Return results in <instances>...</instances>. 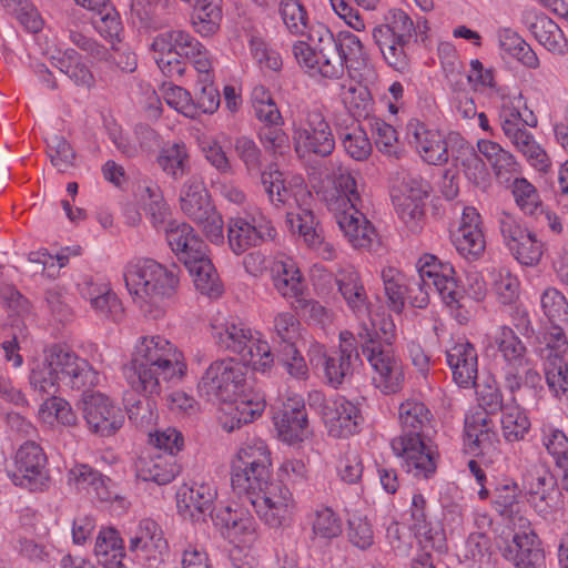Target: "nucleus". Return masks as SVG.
Here are the masks:
<instances>
[{
  "mask_svg": "<svg viewBox=\"0 0 568 568\" xmlns=\"http://www.w3.org/2000/svg\"><path fill=\"white\" fill-rule=\"evenodd\" d=\"M292 53L298 67L311 78L338 80L346 68L356 69L366 60L359 38L349 31L335 37L324 24L310 29L307 40L295 41Z\"/></svg>",
  "mask_w": 568,
  "mask_h": 568,
  "instance_id": "f257e3e1",
  "label": "nucleus"
},
{
  "mask_svg": "<svg viewBox=\"0 0 568 568\" xmlns=\"http://www.w3.org/2000/svg\"><path fill=\"white\" fill-rule=\"evenodd\" d=\"M185 373L183 353L161 335L139 337L124 369L126 382L134 392L151 395H160L168 384L182 381Z\"/></svg>",
  "mask_w": 568,
  "mask_h": 568,
  "instance_id": "f03ea898",
  "label": "nucleus"
},
{
  "mask_svg": "<svg viewBox=\"0 0 568 568\" xmlns=\"http://www.w3.org/2000/svg\"><path fill=\"white\" fill-rule=\"evenodd\" d=\"M400 435L390 446L403 458L407 473L417 478H428L436 470L435 450L430 446L433 414L420 400L406 399L399 405Z\"/></svg>",
  "mask_w": 568,
  "mask_h": 568,
  "instance_id": "7ed1b4c3",
  "label": "nucleus"
},
{
  "mask_svg": "<svg viewBox=\"0 0 568 568\" xmlns=\"http://www.w3.org/2000/svg\"><path fill=\"white\" fill-rule=\"evenodd\" d=\"M362 355L373 369L372 383L382 394L403 389L405 374L400 358L393 349L395 325L389 316L371 315L357 333Z\"/></svg>",
  "mask_w": 568,
  "mask_h": 568,
  "instance_id": "20e7f679",
  "label": "nucleus"
},
{
  "mask_svg": "<svg viewBox=\"0 0 568 568\" xmlns=\"http://www.w3.org/2000/svg\"><path fill=\"white\" fill-rule=\"evenodd\" d=\"M315 194L334 215L348 242L356 248L369 247L375 230L362 212V199L355 175L338 168L333 185H321Z\"/></svg>",
  "mask_w": 568,
  "mask_h": 568,
  "instance_id": "39448f33",
  "label": "nucleus"
},
{
  "mask_svg": "<svg viewBox=\"0 0 568 568\" xmlns=\"http://www.w3.org/2000/svg\"><path fill=\"white\" fill-rule=\"evenodd\" d=\"M123 277L134 304L150 320L164 315L179 286L176 267L168 268L152 258L129 262Z\"/></svg>",
  "mask_w": 568,
  "mask_h": 568,
  "instance_id": "423d86ee",
  "label": "nucleus"
},
{
  "mask_svg": "<svg viewBox=\"0 0 568 568\" xmlns=\"http://www.w3.org/2000/svg\"><path fill=\"white\" fill-rule=\"evenodd\" d=\"M521 489L511 480L498 485L494 494V507L519 530L510 540L499 546L501 556L515 568H546L544 550L536 544L537 536L530 529L529 520L519 514Z\"/></svg>",
  "mask_w": 568,
  "mask_h": 568,
  "instance_id": "0eeeda50",
  "label": "nucleus"
},
{
  "mask_svg": "<svg viewBox=\"0 0 568 568\" xmlns=\"http://www.w3.org/2000/svg\"><path fill=\"white\" fill-rule=\"evenodd\" d=\"M487 349L498 352L503 385L511 395L515 396L524 387L532 390L542 389L541 375L531 365L526 345L513 328L499 326L489 336Z\"/></svg>",
  "mask_w": 568,
  "mask_h": 568,
  "instance_id": "6e6552de",
  "label": "nucleus"
},
{
  "mask_svg": "<svg viewBox=\"0 0 568 568\" xmlns=\"http://www.w3.org/2000/svg\"><path fill=\"white\" fill-rule=\"evenodd\" d=\"M454 268L442 263L434 255H424L417 264V276L407 283V297L412 306L425 307L429 302L430 292H436L448 306H462L463 292L453 277Z\"/></svg>",
  "mask_w": 568,
  "mask_h": 568,
  "instance_id": "1a4fd4ad",
  "label": "nucleus"
},
{
  "mask_svg": "<svg viewBox=\"0 0 568 568\" xmlns=\"http://www.w3.org/2000/svg\"><path fill=\"white\" fill-rule=\"evenodd\" d=\"M219 348L234 353L255 371L266 372L273 366L274 355L266 341L236 318H216L211 325Z\"/></svg>",
  "mask_w": 568,
  "mask_h": 568,
  "instance_id": "9d476101",
  "label": "nucleus"
},
{
  "mask_svg": "<svg viewBox=\"0 0 568 568\" xmlns=\"http://www.w3.org/2000/svg\"><path fill=\"white\" fill-rule=\"evenodd\" d=\"M271 453L261 438H247L239 448L231 466V485L233 490L255 491L267 484L271 477Z\"/></svg>",
  "mask_w": 568,
  "mask_h": 568,
  "instance_id": "9b49d317",
  "label": "nucleus"
},
{
  "mask_svg": "<svg viewBox=\"0 0 568 568\" xmlns=\"http://www.w3.org/2000/svg\"><path fill=\"white\" fill-rule=\"evenodd\" d=\"M499 123L504 135L537 170L546 171L549 166V158L542 146L536 141L535 135L527 126L535 128L538 120L530 111L529 116H524L518 106L511 102L504 103L499 111Z\"/></svg>",
  "mask_w": 568,
  "mask_h": 568,
  "instance_id": "f8f14e48",
  "label": "nucleus"
},
{
  "mask_svg": "<svg viewBox=\"0 0 568 568\" xmlns=\"http://www.w3.org/2000/svg\"><path fill=\"white\" fill-rule=\"evenodd\" d=\"M246 367L227 357L216 359L205 369L197 384V392L207 400L226 403L245 389Z\"/></svg>",
  "mask_w": 568,
  "mask_h": 568,
  "instance_id": "ddd939ff",
  "label": "nucleus"
},
{
  "mask_svg": "<svg viewBox=\"0 0 568 568\" xmlns=\"http://www.w3.org/2000/svg\"><path fill=\"white\" fill-rule=\"evenodd\" d=\"M182 212L196 223L213 243L223 242V220L211 203L203 182L197 176L189 178L182 189Z\"/></svg>",
  "mask_w": 568,
  "mask_h": 568,
  "instance_id": "4468645a",
  "label": "nucleus"
},
{
  "mask_svg": "<svg viewBox=\"0 0 568 568\" xmlns=\"http://www.w3.org/2000/svg\"><path fill=\"white\" fill-rule=\"evenodd\" d=\"M307 404L321 415L331 436L341 438L358 432L361 410L346 397L336 395L326 398L322 392L313 390L308 394Z\"/></svg>",
  "mask_w": 568,
  "mask_h": 568,
  "instance_id": "2eb2a0df",
  "label": "nucleus"
},
{
  "mask_svg": "<svg viewBox=\"0 0 568 568\" xmlns=\"http://www.w3.org/2000/svg\"><path fill=\"white\" fill-rule=\"evenodd\" d=\"M311 363L317 361L324 368V376L333 387H338L353 376L355 368L362 364L356 337L349 331L339 333L338 351L327 355L324 347L315 345L311 351Z\"/></svg>",
  "mask_w": 568,
  "mask_h": 568,
  "instance_id": "dca6fc26",
  "label": "nucleus"
},
{
  "mask_svg": "<svg viewBox=\"0 0 568 568\" xmlns=\"http://www.w3.org/2000/svg\"><path fill=\"white\" fill-rule=\"evenodd\" d=\"M257 516L271 528L287 525L295 511V501L287 487L270 483L255 491L243 493Z\"/></svg>",
  "mask_w": 568,
  "mask_h": 568,
  "instance_id": "f3484780",
  "label": "nucleus"
},
{
  "mask_svg": "<svg viewBox=\"0 0 568 568\" xmlns=\"http://www.w3.org/2000/svg\"><path fill=\"white\" fill-rule=\"evenodd\" d=\"M295 151L300 156H328L335 149L332 129L320 108L307 109L293 133Z\"/></svg>",
  "mask_w": 568,
  "mask_h": 568,
  "instance_id": "a211bd4d",
  "label": "nucleus"
},
{
  "mask_svg": "<svg viewBox=\"0 0 568 568\" xmlns=\"http://www.w3.org/2000/svg\"><path fill=\"white\" fill-rule=\"evenodd\" d=\"M82 402L83 418L92 434L110 437L123 427L125 417L122 409L104 394H84Z\"/></svg>",
  "mask_w": 568,
  "mask_h": 568,
  "instance_id": "6ab92c4d",
  "label": "nucleus"
},
{
  "mask_svg": "<svg viewBox=\"0 0 568 568\" xmlns=\"http://www.w3.org/2000/svg\"><path fill=\"white\" fill-rule=\"evenodd\" d=\"M261 184L267 200L275 209H287L307 206L312 201V193L301 178L286 181L283 173L275 170L262 172Z\"/></svg>",
  "mask_w": 568,
  "mask_h": 568,
  "instance_id": "aec40b11",
  "label": "nucleus"
},
{
  "mask_svg": "<svg viewBox=\"0 0 568 568\" xmlns=\"http://www.w3.org/2000/svg\"><path fill=\"white\" fill-rule=\"evenodd\" d=\"M275 230L264 215H247L231 217L227 222V241L230 248L241 255L251 247L272 240Z\"/></svg>",
  "mask_w": 568,
  "mask_h": 568,
  "instance_id": "412c9836",
  "label": "nucleus"
},
{
  "mask_svg": "<svg viewBox=\"0 0 568 568\" xmlns=\"http://www.w3.org/2000/svg\"><path fill=\"white\" fill-rule=\"evenodd\" d=\"M47 351L50 362L58 373L60 383L74 389H83L98 384V373L85 359L79 357L72 351L57 345L51 346Z\"/></svg>",
  "mask_w": 568,
  "mask_h": 568,
  "instance_id": "4be33fe9",
  "label": "nucleus"
},
{
  "mask_svg": "<svg viewBox=\"0 0 568 568\" xmlns=\"http://www.w3.org/2000/svg\"><path fill=\"white\" fill-rule=\"evenodd\" d=\"M45 465L47 456L41 446L33 440H27L17 450L8 476L17 486L36 489L47 478Z\"/></svg>",
  "mask_w": 568,
  "mask_h": 568,
  "instance_id": "5701e85b",
  "label": "nucleus"
},
{
  "mask_svg": "<svg viewBox=\"0 0 568 568\" xmlns=\"http://www.w3.org/2000/svg\"><path fill=\"white\" fill-rule=\"evenodd\" d=\"M216 488L210 483L183 485L176 493L179 514L193 521L204 520L212 514Z\"/></svg>",
  "mask_w": 568,
  "mask_h": 568,
  "instance_id": "b1692460",
  "label": "nucleus"
},
{
  "mask_svg": "<svg viewBox=\"0 0 568 568\" xmlns=\"http://www.w3.org/2000/svg\"><path fill=\"white\" fill-rule=\"evenodd\" d=\"M68 485L75 491L100 501H112L118 498L111 479L85 464L75 465L68 471Z\"/></svg>",
  "mask_w": 568,
  "mask_h": 568,
  "instance_id": "393cba45",
  "label": "nucleus"
},
{
  "mask_svg": "<svg viewBox=\"0 0 568 568\" xmlns=\"http://www.w3.org/2000/svg\"><path fill=\"white\" fill-rule=\"evenodd\" d=\"M129 550L140 559L158 561L166 552L168 542L154 520L143 519L130 535Z\"/></svg>",
  "mask_w": 568,
  "mask_h": 568,
  "instance_id": "a878e982",
  "label": "nucleus"
},
{
  "mask_svg": "<svg viewBox=\"0 0 568 568\" xmlns=\"http://www.w3.org/2000/svg\"><path fill=\"white\" fill-rule=\"evenodd\" d=\"M407 134L409 142L415 145L427 163L440 165L448 161L447 142L438 131L427 129L419 121H410L407 125Z\"/></svg>",
  "mask_w": 568,
  "mask_h": 568,
  "instance_id": "bb28decb",
  "label": "nucleus"
},
{
  "mask_svg": "<svg viewBox=\"0 0 568 568\" xmlns=\"http://www.w3.org/2000/svg\"><path fill=\"white\" fill-rule=\"evenodd\" d=\"M335 131L345 152L356 161H365L372 153V143L358 121L343 113L335 119Z\"/></svg>",
  "mask_w": 568,
  "mask_h": 568,
  "instance_id": "cd10ccee",
  "label": "nucleus"
},
{
  "mask_svg": "<svg viewBox=\"0 0 568 568\" xmlns=\"http://www.w3.org/2000/svg\"><path fill=\"white\" fill-rule=\"evenodd\" d=\"M447 364L454 382L464 388L474 386L478 373L477 352L471 343H456L446 352Z\"/></svg>",
  "mask_w": 568,
  "mask_h": 568,
  "instance_id": "c85d7f7f",
  "label": "nucleus"
},
{
  "mask_svg": "<svg viewBox=\"0 0 568 568\" xmlns=\"http://www.w3.org/2000/svg\"><path fill=\"white\" fill-rule=\"evenodd\" d=\"M164 232L168 244L183 264L207 251L205 243L185 222L169 221Z\"/></svg>",
  "mask_w": 568,
  "mask_h": 568,
  "instance_id": "c756f323",
  "label": "nucleus"
},
{
  "mask_svg": "<svg viewBox=\"0 0 568 568\" xmlns=\"http://www.w3.org/2000/svg\"><path fill=\"white\" fill-rule=\"evenodd\" d=\"M223 408L222 426L227 432L240 428L243 424L252 423L261 416L265 408V402L258 395L241 393L229 400Z\"/></svg>",
  "mask_w": 568,
  "mask_h": 568,
  "instance_id": "7c9ffc66",
  "label": "nucleus"
},
{
  "mask_svg": "<svg viewBox=\"0 0 568 568\" xmlns=\"http://www.w3.org/2000/svg\"><path fill=\"white\" fill-rule=\"evenodd\" d=\"M556 479L550 471L541 465H530L525 468L521 475V490H524L531 503L538 498L544 505L535 504L539 511H546L556 488Z\"/></svg>",
  "mask_w": 568,
  "mask_h": 568,
  "instance_id": "2f4dec72",
  "label": "nucleus"
},
{
  "mask_svg": "<svg viewBox=\"0 0 568 568\" xmlns=\"http://www.w3.org/2000/svg\"><path fill=\"white\" fill-rule=\"evenodd\" d=\"M494 423L486 413L477 412L465 419V435L469 450L475 455H487L499 443Z\"/></svg>",
  "mask_w": 568,
  "mask_h": 568,
  "instance_id": "473e14b6",
  "label": "nucleus"
},
{
  "mask_svg": "<svg viewBox=\"0 0 568 568\" xmlns=\"http://www.w3.org/2000/svg\"><path fill=\"white\" fill-rule=\"evenodd\" d=\"M135 468L138 478L158 485L171 483L180 471L175 456L160 452L140 457Z\"/></svg>",
  "mask_w": 568,
  "mask_h": 568,
  "instance_id": "72a5a7b5",
  "label": "nucleus"
},
{
  "mask_svg": "<svg viewBox=\"0 0 568 568\" xmlns=\"http://www.w3.org/2000/svg\"><path fill=\"white\" fill-rule=\"evenodd\" d=\"M274 420L283 440L288 443L302 440L307 427V415L303 400L290 398Z\"/></svg>",
  "mask_w": 568,
  "mask_h": 568,
  "instance_id": "f704fd0d",
  "label": "nucleus"
},
{
  "mask_svg": "<svg viewBox=\"0 0 568 568\" xmlns=\"http://www.w3.org/2000/svg\"><path fill=\"white\" fill-rule=\"evenodd\" d=\"M335 281L347 306L356 315L365 314L368 308L367 294L358 272L352 266L341 268Z\"/></svg>",
  "mask_w": 568,
  "mask_h": 568,
  "instance_id": "c9c22d12",
  "label": "nucleus"
},
{
  "mask_svg": "<svg viewBox=\"0 0 568 568\" xmlns=\"http://www.w3.org/2000/svg\"><path fill=\"white\" fill-rule=\"evenodd\" d=\"M184 265L193 277L195 288L199 292L210 297H217L222 294L223 287L215 267L207 256V251L187 261Z\"/></svg>",
  "mask_w": 568,
  "mask_h": 568,
  "instance_id": "e433bc0d",
  "label": "nucleus"
},
{
  "mask_svg": "<svg viewBox=\"0 0 568 568\" xmlns=\"http://www.w3.org/2000/svg\"><path fill=\"white\" fill-rule=\"evenodd\" d=\"M313 541L328 542L343 532V521L332 507L320 505L307 515Z\"/></svg>",
  "mask_w": 568,
  "mask_h": 568,
  "instance_id": "4c0bfd02",
  "label": "nucleus"
},
{
  "mask_svg": "<svg viewBox=\"0 0 568 568\" xmlns=\"http://www.w3.org/2000/svg\"><path fill=\"white\" fill-rule=\"evenodd\" d=\"M124 545L120 532L112 527L101 528L94 544V556L105 568H122Z\"/></svg>",
  "mask_w": 568,
  "mask_h": 568,
  "instance_id": "58836bf2",
  "label": "nucleus"
},
{
  "mask_svg": "<svg viewBox=\"0 0 568 568\" xmlns=\"http://www.w3.org/2000/svg\"><path fill=\"white\" fill-rule=\"evenodd\" d=\"M151 48L152 50H169L173 48L181 58L183 57L187 60L205 50L199 40L184 30H171L159 34L154 38Z\"/></svg>",
  "mask_w": 568,
  "mask_h": 568,
  "instance_id": "ea45409f",
  "label": "nucleus"
},
{
  "mask_svg": "<svg viewBox=\"0 0 568 568\" xmlns=\"http://www.w3.org/2000/svg\"><path fill=\"white\" fill-rule=\"evenodd\" d=\"M525 21L536 40L549 51H562L564 33L560 28L544 13H527Z\"/></svg>",
  "mask_w": 568,
  "mask_h": 568,
  "instance_id": "a19ab883",
  "label": "nucleus"
},
{
  "mask_svg": "<svg viewBox=\"0 0 568 568\" xmlns=\"http://www.w3.org/2000/svg\"><path fill=\"white\" fill-rule=\"evenodd\" d=\"M296 209V212H286V223L288 224L292 233H297L311 247H317L322 245V230L318 226V222L310 209V205Z\"/></svg>",
  "mask_w": 568,
  "mask_h": 568,
  "instance_id": "79ce46f5",
  "label": "nucleus"
},
{
  "mask_svg": "<svg viewBox=\"0 0 568 568\" xmlns=\"http://www.w3.org/2000/svg\"><path fill=\"white\" fill-rule=\"evenodd\" d=\"M272 281L276 291L285 298H298L303 294L302 277L292 261L275 262L272 266Z\"/></svg>",
  "mask_w": 568,
  "mask_h": 568,
  "instance_id": "37998d69",
  "label": "nucleus"
},
{
  "mask_svg": "<svg viewBox=\"0 0 568 568\" xmlns=\"http://www.w3.org/2000/svg\"><path fill=\"white\" fill-rule=\"evenodd\" d=\"M516 402V395H513ZM501 432L506 442L516 443L523 440L530 429V420L526 412L516 403L506 404L500 417Z\"/></svg>",
  "mask_w": 568,
  "mask_h": 568,
  "instance_id": "c03bdc74",
  "label": "nucleus"
},
{
  "mask_svg": "<svg viewBox=\"0 0 568 568\" xmlns=\"http://www.w3.org/2000/svg\"><path fill=\"white\" fill-rule=\"evenodd\" d=\"M143 395L125 394L124 405L129 419L136 427H150L158 418L155 395L141 392Z\"/></svg>",
  "mask_w": 568,
  "mask_h": 568,
  "instance_id": "a18cd8bd",
  "label": "nucleus"
},
{
  "mask_svg": "<svg viewBox=\"0 0 568 568\" xmlns=\"http://www.w3.org/2000/svg\"><path fill=\"white\" fill-rule=\"evenodd\" d=\"M156 163L173 180H180L189 170V152L183 142L168 143L159 152Z\"/></svg>",
  "mask_w": 568,
  "mask_h": 568,
  "instance_id": "49530a36",
  "label": "nucleus"
},
{
  "mask_svg": "<svg viewBox=\"0 0 568 568\" xmlns=\"http://www.w3.org/2000/svg\"><path fill=\"white\" fill-rule=\"evenodd\" d=\"M54 65L75 85L91 88L94 85V77L90 69L82 62L81 55L74 49H67L59 57L53 58Z\"/></svg>",
  "mask_w": 568,
  "mask_h": 568,
  "instance_id": "de8ad7c7",
  "label": "nucleus"
},
{
  "mask_svg": "<svg viewBox=\"0 0 568 568\" xmlns=\"http://www.w3.org/2000/svg\"><path fill=\"white\" fill-rule=\"evenodd\" d=\"M30 385L41 395L54 396L60 386L58 373L51 364L48 351L41 361L33 363L30 372Z\"/></svg>",
  "mask_w": 568,
  "mask_h": 568,
  "instance_id": "09e8293b",
  "label": "nucleus"
},
{
  "mask_svg": "<svg viewBox=\"0 0 568 568\" xmlns=\"http://www.w3.org/2000/svg\"><path fill=\"white\" fill-rule=\"evenodd\" d=\"M92 11L94 12L92 24L97 32L111 43V48L116 44L115 41L120 43L123 27L114 7L108 1Z\"/></svg>",
  "mask_w": 568,
  "mask_h": 568,
  "instance_id": "8fccbe9b",
  "label": "nucleus"
},
{
  "mask_svg": "<svg viewBox=\"0 0 568 568\" xmlns=\"http://www.w3.org/2000/svg\"><path fill=\"white\" fill-rule=\"evenodd\" d=\"M382 280L388 307L396 313H400L407 297L408 280L399 270L392 266L383 268Z\"/></svg>",
  "mask_w": 568,
  "mask_h": 568,
  "instance_id": "3c124183",
  "label": "nucleus"
},
{
  "mask_svg": "<svg viewBox=\"0 0 568 568\" xmlns=\"http://www.w3.org/2000/svg\"><path fill=\"white\" fill-rule=\"evenodd\" d=\"M499 45L509 57L528 68H537L539 60L530 45L516 32L506 29L499 34Z\"/></svg>",
  "mask_w": 568,
  "mask_h": 568,
  "instance_id": "603ef678",
  "label": "nucleus"
},
{
  "mask_svg": "<svg viewBox=\"0 0 568 568\" xmlns=\"http://www.w3.org/2000/svg\"><path fill=\"white\" fill-rule=\"evenodd\" d=\"M251 99L254 114L264 125L283 124L281 112L266 88L256 85L252 91Z\"/></svg>",
  "mask_w": 568,
  "mask_h": 568,
  "instance_id": "864d4df0",
  "label": "nucleus"
},
{
  "mask_svg": "<svg viewBox=\"0 0 568 568\" xmlns=\"http://www.w3.org/2000/svg\"><path fill=\"white\" fill-rule=\"evenodd\" d=\"M549 390L560 400L568 402V361L566 358L542 362Z\"/></svg>",
  "mask_w": 568,
  "mask_h": 568,
  "instance_id": "5fc2aeb1",
  "label": "nucleus"
},
{
  "mask_svg": "<svg viewBox=\"0 0 568 568\" xmlns=\"http://www.w3.org/2000/svg\"><path fill=\"white\" fill-rule=\"evenodd\" d=\"M542 344L538 351L542 362L566 358L568 353V339L561 324H551L542 334Z\"/></svg>",
  "mask_w": 568,
  "mask_h": 568,
  "instance_id": "6e6d98bb",
  "label": "nucleus"
},
{
  "mask_svg": "<svg viewBox=\"0 0 568 568\" xmlns=\"http://www.w3.org/2000/svg\"><path fill=\"white\" fill-rule=\"evenodd\" d=\"M143 207L150 216L154 226L165 225L170 215V209L163 197L162 191L156 184H149L143 187L141 195Z\"/></svg>",
  "mask_w": 568,
  "mask_h": 568,
  "instance_id": "4d7b16f0",
  "label": "nucleus"
},
{
  "mask_svg": "<svg viewBox=\"0 0 568 568\" xmlns=\"http://www.w3.org/2000/svg\"><path fill=\"white\" fill-rule=\"evenodd\" d=\"M540 305L550 324L568 323V301L555 287H547L540 296Z\"/></svg>",
  "mask_w": 568,
  "mask_h": 568,
  "instance_id": "13d9d810",
  "label": "nucleus"
},
{
  "mask_svg": "<svg viewBox=\"0 0 568 568\" xmlns=\"http://www.w3.org/2000/svg\"><path fill=\"white\" fill-rule=\"evenodd\" d=\"M511 256L525 266H536L545 252V243L530 231L518 244L509 251Z\"/></svg>",
  "mask_w": 568,
  "mask_h": 568,
  "instance_id": "bf43d9fd",
  "label": "nucleus"
},
{
  "mask_svg": "<svg viewBox=\"0 0 568 568\" xmlns=\"http://www.w3.org/2000/svg\"><path fill=\"white\" fill-rule=\"evenodd\" d=\"M453 242L457 252L467 260L479 258L486 247L483 230L456 231Z\"/></svg>",
  "mask_w": 568,
  "mask_h": 568,
  "instance_id": "052dcab7",
  "label": "nucleus"
},
{
  "mask_svg": "<svg viewBox=\"0 0 568 568\" xmlns=\"http://www.w3.org/2000/svg\"><path fill=\"white\" fill-rule=\"evenodd\" d=\"M47 153L51 164L59 172H67L74 165L75 152L63 136H50L47 140Z\"/></svg>",
  "mask_w": 568,
  "mask_h": 568,
  "instance_id": "680f3d73",
  "label": "nucleus"
},
{
  "mask_svg": "<svg viewBox=\"0 0 568 568\" xmlns=\"http://www.w3.org/2000/svg\"><path fill=\"white\" fill-rule=\"evenodd\" d=\"M160 93L170 108L187 118H195L193 99L185 89L171 82H163L160 87Z\"/></svg>",
  "mask_w": 568,
  "mask_h": 568,
  "instance_id": "e2e57ef3",
  "label": "nucleus"
},
{
  "mask_svg": "<svg viewBox=\"0 0 568 568\" xmlns=\"http://www.w3.org/2000/svg\"><path fill=\"white\" fill-rule=\"evenodd\" d=\"M413 528L423 549H433L438 552L447 549L446 534L440 524L425 520L422 524H413Z\"/></svg>",
  "mask_w": 568,
  "mask_h": 568,
  "instance_id": "0e129e2a",
  "label": "nucleus"
},
{
  "mask_svg": "<svg viewBox=\"0 0 568 568\" xmlns=\"http://www.w3.org/2000/svg\"><path fill=\"white\" fill-rule=\"evenodd\" d=\"M497 222L503 243L508 251L513 250L530 232L520 219L507 212H501Z\"/></svg>",
  "mask_w": 568,
  "mask_h": 568,
  "instance_id": "69168bd1",
  "label": "nucleus"
},
{
  "mask_svg": "<svg viewBox=\"0 0 568 568\" xmlns=\"http://www.w3.org/2000/svg\"><path fill=\"white\" fill-rule=\"evenodd\" d=\"M280 14L291 33L304 34L307 28V14L298 0H282L280 3Z\"/></svg>",
  "mask_w": 568,
  "mask_h": 568,
  "instance_id": "338daca9",
  "label": "nucleus"
},
{
  "mask_svg": "<svg viewBox=\"0 0 568 568\" xmlns=\"http://www.w3.org/2000/svg\"><path fill=\"white\" fill-rule=\"evenodd\" d=\"M347 537L358 549L366 550L374 544V530L366 517L353 514L347 520Z\"/></svg>",
  "mask_w": 568,
  "mask_h": 568,
  "instance_id": "774afa93",
  "label": "nucleus"
}]
</instances>
